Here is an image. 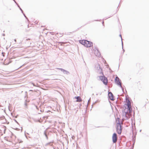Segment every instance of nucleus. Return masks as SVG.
Here are the masks:
<instances>
[{
	"label": "nucleus",
	"mask_w": 149,
	"mask_h": 149,
	"mask_svg": "<svg viewBox=\"0 0 149 149\" xmlns=\"http://www.w3.org/2000/svg\"><path fill=\"white\" fill-rule=\"evenodd\" d=\"M22 142H23V141H20V143H22Z\"/></svg>",
	"instance_id": "obj_35"
},
{
	"label": "nucleus",
	"mask_w": 149,
	"mask_h": 149,
	"mask_svg": "<svg viewBox=\"0 0 149 149\" xmlns=\"http://www.w3.org/2000/svg\"><path fill=\"white\" fill-rule=\"evenodd\" d=\"M121 41H122L121 44H122V48H123V41H122V40H121Z\"/></svg>",
	"instance_id": "obj_24"
},
{
	"label": "nucleus",
	"mask_w": 149,
	"mask_h": 149,
	"mask_svg": "<svg viewBox=\"0 0 149 149\" xmlns=\"http://www.w3.org/2000/svg\"><path fill=\"white\" fill-rule=\"evenodd\" d=\"M107 18H104L103 19V20H105L106 19H107Z\"/></svg>",
	"instance_id": "obj_38"
},
{
	"label": "nucleus",
	"mask_w": 149,
	"mask_h": 149,
	"mask_svg": "<svg viewBox=\"0 0 149 149\" xmlns=\"http://www.w3.org/2000/svg\"><path fill=\"white\" fill-rule=\"evenodd\" d=\"M78 110H77L76 112V113L77 112V111Z\"/></svg>",
	"instance_id": "obj_40"
},
{
	"label": "nucleus",
	"mask_w": 149,
	"mask_h": 149,
	"mask_svg": "<svg viewBox=\"0 0 149 149\" xmlns=\"http://www.w3.org/2000/svg\"><path fill=\"white\" fill-rule=\"evenodd\" d=\"M26 134L29 135V134L27 133H25V136L26 137V138H27V136H26Z\"/></svg>",
	"instance_id": "obj_23"
},
{
	"label": "nucleus",
	"mask_w": 149,
	"mask_h": 149,
	"mask_svg": "<svg viewBox=\"0 0 149 149\" xmlns=\"http://www.w3.org/2000/svg\"><path fill=\"white\" fill-rule=\"evenodd\" d=\"M121 125H122V124H120L119 121L118 122H117L116 124V131L117 133L119 134H121L123 129Z\"/></svg>",
	"instance_id": "obj_2"
},
{
	"label": "nucleus",
	"mask_w": 149,
	"mask_h": 149,
	"mask_svg": "<svg viewBox=\"0 0 149 149\" xmlns=\"http://www.w3.org/2000/svg\"><path fill=\"white\" fill-rule=\"evenodd\" d=\"M91 98H90L89 100H88V102H90L91 101Z\"/></svg>",
	"instance_id": "obj_31"
},
{
	"label": "nucleus",
	"mask_w": 149,
	"mask_h": 149,
	"mask_svg": "<svg viewBox=\"0 0 149 149\" xmlns=\"http://www.w3.org/2000/svg\"><path fill=\"white\" fill-rule=\"evenodd\" d=\"M23 65H22V66H20V67L19 68H21L22 66H23Z\"/></svg>",
	"instance_id": "obj_41"
},
{
	"label": "nucleus",
	"mask_w": 149,
	"mask_h": 149,
	"mask_svg": "<svg viewBox=\"0 0 149 149\" xmlns=\"http://www.w3.org/2000/svg\"><path fill=\"white\" fill-rule=\"evenodd\" d=\"M102 76H99L100 79L102 81L103 83L105 85H107L108 82V80L107 78L104 76V74H102Z\"/></svg>",
	"instance_id": "obj_3"
},
{
	"label": "nucleus",
	"mask_w": 149,
	"mask_h": 149,
	"mask_svg": "<svg viewBox=\"0 0 149 149\" xmlns=\"http://www.w3.org/2000/svg\"><path fill=\"white\" fill-rule=\"evenodd\" d=\"M79 96H76L74 97V98L77 99V98H79Z\"/></svg>",
	"instance_id": "obj_28"
},
{
	"label": "nucleus",
	"mask_w": 149,
	"mask_h": 149,
	"mask_svg": "<svg viewBox=\"0 0 149 149\" xmlns=\"http://www.w3.org/2000/svg\"><path fill=\"white\" fill-rule=\"evenodd\" d=\"M29 39H27L26 38H25L24 39V40H29Z\"/></svg>",
	"instance_id": "obj_25"
},
{
	"label": "nucleus",
	"mask_w": 149,
	"mask_h": 149,
	"mask_svg": "<svg viewBox=\"0 0 149 149\" xmlns=\"http://www.w3.org/2000/svg\"><path fill=\"white\" fill-rule=\"evenodd\" d=\"M102 24L104 26V22L103 21L102 22Z\"/></svg>",
	"instance_id": "obj_32"
},
{
	"label": "nucleus",
	"mask_w": 149,
	"mask_h": 149,
	"mask_svg": "<svg viewBox=\"0 0 149 149\" xmlns=\"http://www.w3.org/2000/svg\"><path fill=\"white\" fill-rule=\"evenodd\" d=\"M108 97L109 100L112 101H113L115 99L113 93L109 91L108 92Z\"/></svg>",
	"instance_id": "obj_6"
},
{
	"label": "nucleus",
	"mask_w": 149,
	"mask_h": 149,
	"mask_svg": "<svg viewBox=\"0 0 149 149\" xmlns=\"http://www.w3.org/2000/svg\"><path fill=\"white\" fill-rule=\"evenodd\" d=\"M64 74L67 75H69L70 74V72L68 71L65 70Z\"/></svg>",
	"instance_id": "obj_16"
},
{
	"label": "nucleus",
	"mask_w": 149,
	"mask_h": 149,
	"mask_svg": "<svg viewBox=\"0 0 149 149\" xmlns=\"http://www.w3.org/2000/svg\"><path fill=\"white\" fill-rule=\"evenodd\" d=\"M114 80L115 82L117 85L119 86L120 87H121V81L120 79L117 76H116Z\"/></svg>",
	"instance_id": "obj_4"
},
{
	"label": "nucleus",
	"mask_w": 149,
	"mask_h": 149,
	"mask_svg": "<svg viewBox=\"0 0 149 149\" xmlns=\"http://www.w3.org/2000/svg\"><path fill=\"white\" fill-rule=\"evenodd\" d=\"M96 70L100 74H103L102 68H101L100 65L99 64L97 65L96 68Z\"/></svg>",
	"instance_id": "obj_9"
},
{
	"label": "nucleus",
	"mask_w": 149,
	"mask_h": 149,
	"mask_svg": "<svg viewBox=\"0 0 149 149\" xmlns=\"http://www.w3.org/2000/svg\"><path fill=\"white\" fill-rule=\"evenodd\" d=\"M96 95H98V94H97H97H96Z\"/></svg>",
	"instance_id": "obj_44"
},
{
	"label": "nucleus",
	"mask_w": 149,
	"mask_h": 149,
	"mask_svg": "<svg viewBox=\"0 0 149 149\" xmlns=\"http://www.w3.org/2000/svg\"><path fill=\"white\" fill-rule=\"evenodd\" d=\"M101 20V19H100V20H94V21H100Z\"/></svg>",
	"instance_id": "obj_30"
},
{
	"label": "nucleus",
	"mask_w": 149,
	"mask_h": 149,
	"mask_svg": "<svg viewBox=\"0 0 149 149\" xmlns=\"http://www.w3.org/2000/svg\"><path fill=\"white\" fill-rule=\"evenodd\" d=\"M93 21H90V22H88V23H91V22H93Z\"/></svg>",
	"instance_id": "obj_33"
},
{
	"label": "nucleus",
	"mask_w": 149,
	"mask_h": 149,
	"mask_svg": "<svg viewBox=\"0 0 149 149\" xmlns=\"http://www.w3.org/2000/svg\"><path fill=\"white\" fill-rule=\"evenodd\" d=\"M5 127V128L4 129V133H5V131L6 130V128L5 127Z\"/></svg>",
	"instance_id": "obj_21"
},
{
	"label": "nucleus",
	"mask_w": 149,
	"mask_h": 149,
	"mask_svg": "<svg viewBox=\"0 0 149 149\" xmlns=\"http://www.w3.org/2000/svg\"><path fill=\"white\" fill-rule=\"evenodd\" d=\"M125 109L123 110V116H125L126 118H127V113L129 112L130 113L132 112V110L131 105V103L130 100L126 98V103H125L124 105Z\"/></svg>",
	"instance_id": "obj_1"
},
{
	"label": "nucleus",
	"mask_w": 149,
	"mask_h": 149,
	"mask_svg": "<svg viewBox=\"0 0 149 149\" xmlns=\"http://www.w3.org/2000/svg\"><path fill=\"white\" fill-rule=\"evenodd\" d=\"M44 134L45 135V136H46V139H48V137L47 136V132H46V130H45V131H44Z\"/></svg>",
	"instance_id": "obj_14"
},
{
	"label": "nucleus",
	"mask_w": 149,
	"mask_h": 149,
	"mask_svg": "<svg viewBox=\"0 0 149 149\" xmlns=\"http://www.w3.org/2000/svg\"><path fill=\"white\" fill-rule=\"evenodd\" d=\"M36 108L37 109L38 108L37 107V106H36Z\"/></svg>",
	"instance_id": "obj_45"
},
{
	"label": "nucleus",
	"mask_w": 149,
	"mask_h": 149,
	"mask_svg": "<svg viewBox=\"0 0 149 149\" xmlns=\"http://www.w3.org/2000/svg\"><path fill=\"white\" fill-rule=\"evenodd\" d=\"M132 131L133 134V135L134 133H133V130H132ZM135 139H136V135H135L134 136H133H133H132V140H133V145L134 144V143L135 142Z\"/></svg>",
	"instance_id": "obj_11"
},
{
	"label": "nucleus",
	"mask_w": 149,
	"mask_h": 149,
	"mask_svg": "<svg viewBox=\"0 0 149 149\" xmlns=\"http://www.w3.org/2000/svg\"><path fill=\"white\" fill-rule=\"evenodd\" d=\"M97 100L96 101H95L94 103H93V104H96L97 102Z\"/></svg>",
	"instance_id": "obj_29"
},
{
	"label": "nucleus",
	"mask_w": 149,
	"mask_h": 149,
	"mask_svg": "<svg viewBox=\"0 0 149 149\" xmlns=\"http://www.w3.org/2000/svg\"><path fill=\"white\" fill-rule=\"evenodd\" d=\"M86 40H80L79 41V43L83 45L84 46L85 44L86 43Z\"/></svg>",
	"instance_id": "obj_10"
},
{
	"label": "nucleus",
	"mask_w": 149,
	"mask_h": 149,
	"mask_svg": "<svg viewBox=\"0 0 149 149\" xmlns=\"http://www.w3.org/2000/svg\"><path fill=\"white\" fill-rule=\"evenodd\" d=\"M57 69L61 70L62 72H63V73L64 72V71L65 70L62 68H57Z\"/></svg>",
	"instance_id": "obj_18"
},
{
	"label": "nucleus",
	"mask_w": 149,
	"mask_h": 149,
	"mask_svg": "<svg viewBox=\"0 0 149 149\" xmlns=\"http://www.w3.org/2000/svg\"><path fill=\"white\" fill-rule=\"evenodd\" d=\"M119 36L120 37V38H121V40H122V37L121 35V34H120L119 35Z\"/></svg>",
	"instance_id": "obj_27"
},
{
	"label": "nucleus",
	"mask_w": 149,
	"mask_h": 149,
	"mask_svg": "<svg viewBox=\"0 0 149 149\" xmlns=\"http://www.w3.org/2000/svg\"><path fill=\"white\" fill-rule=\"evenodd\" d=\"M116 121L117 122L118 121H118L120 123V124H122V122H121L120 121V118L118 117H117L116 119Z\"/></svg>",
	"instance_id": "obj_15"
},
{
	"label": "nucleus",
	"mask_w": 149,
	"mask_h": 149,
	"mask_svg": "<svg viewBox=\"0 0 149 149\" xmlns=\"http://www.w3.org/2000/svg\"><path fill=\"white\" fill-rule=\"evenodd\" d=\"M40 111L41 112H42V111L41 110H40Z\"/></svg>",
	"instance_id": "obj_49"
},
{
	"label": "nucleus",
	"mask_w": 149,
	"mask_h": 149,
	"mask_svg": "<svg viewBox=\"0 0 149 149\" xmlns=\"http://www.w3.org/2000/svg\"><path fill=\"white\" fill-rule=\"evenodd\" d=\"M81 104H80V106H81Z\"/></svg>",
	"instance_id": "obj_47"
},
{
	"label": "nucleus",
	"mask_w": 149,
	"mask_h": 149,
	"mask_svg": "<svg viewBox=\"0 0 149 149\" xmlns=\"http://www.w3.org/2000/svg\"><path fill=\"white\" fill-rule=\"evenodd\" d=\"M27 102H29V101H28L27 100H25L24 103V107L26 108H27V104L26 103Z\"/></svg>",
	"instance_id": "obj_17"
},
{
	"label": "nucleus",
	"mask_w": 149,
	"mask_h": 149,
	"mask_svg": "<svg viewBox=\"0 0 149 149\" xmlns=\"http://www.w3.org/2000/svg\"><path fill=\"white\" fill-rule=\"evenodd\" d=\"M54 149H55L54 148Z\"/></svg>",
	"instance_id": "obj_50"
},
{
	"label": "nucleus",
	"mask_w": 149,
	"mask_h": 149,
	"mask_svg": "<svg viewBox=\"0 0 149 149\" xmlns=\"http://www.w3.org/2000/svg\"><path fill=\"white\" fill-rule=\"evenodd\" d=\"M122 49H123V52H125V50L123 49V48H122Z\"/></svg>",
	"instance_id": "obj_37"
},
{
	"label": "nucleus",
	"mask_w": 149,
	"mask_h": 149,
	"mask_svg": "<svg viewBox=\"0 0 149 149\" xmlns=\"http://www.w3.org/2000/svg\"><path fill=\"white\" fill-rule=\"evenodd\" d=\"M14 41H15V42H16V39H15V40H14Z\"/></svg>",
	"instance_id": "obj_36"
},
{
	"label": "nucleus",
	"mask_w": 149,
	"mask_h": 149,
	"mask_svg": "<svg viewBox=\"0 0 149 149\" xmlns=\"http://www.w3.org/2000/svg\"><path fill=\"white\" fill-rule=\"evenodd\" d=\"M17 116H15V118H17Z\"/></svg>",
	"instance_id": "obj_39"
},
{
	"label": "nucleus",
	"mask_w": 149,
	"mask_h": 149,
	"mask_svg": "<svg viewBox=\"0 0 149 149\" xmlns=\"http://www.w3.org/2000/svg\"><path fill=\"white\" fill-rule=\"evenodd\" d=\"M21 12L23 14L24 17L26 18V19L28 21H29V20L28 18L26 17V16L25 15V14L23 13V10H20Z\"/></svg>",
	"instance_id": "obj_13"
},
{
	"label": "nucleus",
	"mask_w": 149,
	"mask_h": 149,
	"mask_svg": "<svg viewBox=\"0 0 149 149\" xmlns=\"http://www.w3.org/2000/svg\"><path fill=\"white\" fill-rule=\"evenodd\" d=\"M93 45V43L91 42L88 41L87 40L86 41V43L85 44L84 46L87 47H91Z\"/></svg>",
	"instance_id": "obj_8"
},
{
	"label": "nucleus",
	"mask_w": 149,
	"mask_h": 149,
	"mask_svg": "<svg viewBox=\"0 0 149 149\" xmlns=\"http://www.w3.org/2000/svg\"><path fill=\"white\" fill-rule=\"evenodd\" d=\"M48 145H49L50 146H52V143L51 142H50L47 143L45 144V146H47Z\"/></svg>",
	"instance_id": "obj_19"
},
{
	"label": "nucleus",
	"mask_w": 149,
	"mask_h": 149,
	"mask_svg": "<svg viewBox=\"0 0 149 149\" xmlns=\"http://www.w3.org/2000/svg\"><path fill=\"white\" fill-rule=\"evenodd\" d=\"M112 141L113 143H116L117 140V134L116 133H114L112 136Z\"/></svg>",
	"instance_id": "obj_5"
},
{
	"label": "nucleus",
	"mask_w": 149,
	"mask_h": 149,
	"mask_svg": "<svg viewBox=\"0 0 149 149\" xmlns=\"http://www.w3.org/2000/svg\"><path fill=\"white\" fill-rule=\"evenodd\" d=\"M3 36H5V34H3Z\"/></svg>",
	"instance_id": "obj_43"
},
{
	"label": "nucleus",
	"mask_w": 149,
	"mask_h": 149,
	"mask_svg": "<svg viewBox=\"0 0 149 149\" xmlns=\"http://www.w3.org/2000/svg\"><path fill=\"white\" fill-rule=\"evenodd\" d=\"M118 11H117V10H116L115 11H114L113 12V14H112L110 16V17H111L112 16H113V15L115 14H116V13Z\"/></svg>",
	"instance_id": "obj_20"
},
{
	"label": "nucleus",
	"mask_w": 149,
	"mask_h": 149,
	"mask_svg": "<svg viewBox=\"0 0 149 149\" xmlns=\"http://www.w3.org/2000/svg\"><path fill=\"white\" fill-rule=\"evenodd\" d=\"M101 94H102V93H101H101H100V95H101Z\"/></svg>",
	"instance_id": "obj_46"
},
{
	"label": "nucleus",
	"mask_w": 149,
	"mask_h": 149,
	"mask_svg": "<svg viewBox=\"0 0 149 149\" xmlns=\"http://www.w3.org/2000/svg\"><path fill=\"white\" fill-rule=\"evenodd\" d=\"M50 112V111H49V110L48 111H47V113H48V112Z\"/></svg>",
	"instance_id": "obj_34"
},
{
	"label": "nucleus",
	"mask_w": 149,
	"mask_h": 149,
	"mask_svg": "<svg viewBox=\"0 0 149 149\" xmlns=\"http://www.w3.org/2000/svg\"><path fill=\"white\" fill-rule=\"evenodd\" d=\"M14 120L15 121V122L17 123V124H19V123H18L17 121V120L15 119H14Z\"/></svg>",
	"instance_id": "obj_22"
},
{
	"label": "nucleus",
	"mask_w": 149,
	"mask_h": 149,
	"mask_svg": "<svg viewBox=\"0 0 149 149\" xmlns=\"http://www.w3.org/2000/svg\"><path fill=\"white\" fill-rule=\"evenodd\" d=\"M95 54L96 56L99 57H100L101 54L98 49L96 47H95Z\"/></svg>",
	"instance_id": "obj_7"
},
{
	"label": "nucleus",
	"mask_w": 149,
	"mask_h": 149,
	"mask_svg": "<svg viewBox=\"0 0 149 149\" xmlns=\"http://www.w3.org/2000/svg\"><path fill=\"white\" fill-rule=\"evenodd\" d=\"M82 101V99L80 96L79 97V98H77L76 101L77 102H80Z\"/></svg>",
	"instance_id": "obj_12"
},
{
	"label": "nucleus",
	"mask_w": 149,
	"mask_h": 149,
	"mask_svg": "<svg viewBox=\"0 0 149 149\" xmlns=\"http://www.w3.org/2000/svg\"><path fill=\"white\" fill-rule=\"evenodd\" d=\"M141 130H140V132H141Z\"/></svg>",
	"instance_id": "obj_42"
},
{
	"label": "nucleus",
	"mask_w": 149,
	"mask_h": 149,
	"mask_svg": "<svg viewBox=\"0 0 149 149\" xmlns=\"http://www.w3.org/2000/svg\"><path fill=\"white\" fill-rule=\"evenodd\" d=\"M120 88H121V89H122V91L123 92V91H124V88H123V87L122 86H121V87H120Z\"/></svg>",
	"instance_id": "obj_26"
},
{
	"label": "nucleus",
	"mask_w": 149,
	"mask_h": 149,
	"mask_svg": "<svg viewBox=\"0 0 149 149\" xmlns=\"http://www.w3.org/2000/svg\"><path fill=\"white\" fill-rule=\"evenodd\" d=\"M110 17H109L108 18H109Z\"/></svg>",
	"instance_id": "obj_48"
}]
</instances>
